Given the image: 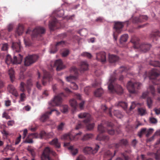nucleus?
Wrapping results in <instances>:
<instances>
[{
  "mask_svg": "<svg viewBox=\"0 0 160 160\" xmlns=\"http://www.w3.org/2000/svg\"><path fill=\"white\" fill-rule=\"evenodd\" d=\"M115 79V76H111L108 82V89L112 93H116L118 94H121L123 92V89L119 85H113V82Z\"/></svg>",
  "mask_w": 160,
  "mask_h": 160,
  "instance_id": "obj_1",
  "label": "nucleus"
},
{
  "mask_svg": "<svg viewBox=\"0 0 160 160\" xmlns=\"http://www.w3.org/2000/svg\"><path fill=\"white\" fill-rule=\"evenodd\" d=\"M131 42L134 44V48H140V50L143 52H146L148 51L151 47L149 44H141L139 45L138 38L135 37H132L131 39Z\"/></svg>",
  "mask_w": 160,
  "mask_h": 160,
  "instance_id": "obj_2",
  "label": "nucleus"
},
{
  "mask_svg": "<svg viewBox=\"0 0 160 160\" xmlns=\"http://www.w3.org/2000/svg\"><path fill=\"white\" fill-rule=\"evenodd\" d=\"M142 85V84L139 82H133L129 81L128 83L127 88L130 93H135L137 92L136 89H139Z\"/></svg>",
  "mask_w": 160,
  "mask_h": 160,
  "instance_id": "obj_3",
  "label": "nucleus"
},
{
  "mask_svg": "<svg viewBox=\"0 0 160 160\" xmlns=\"http://www.w3.org/2000/svg\"><path fill=\"white\" fill-rule=\"evenodd\" d=\"M82 133V132H79L78 133L75 134H74L72 132H70L63 135L61 137V138L64 140L69 138L71 140L76 141L79 138H76V137L77 135L81 134Z\"/></svg>",
  "mask_w": 160,
  "mask_h": 160,
  "instance_id": "obj_4",
  "label": "nucleus"
},
{
  "mask_svg": "<svg viewBox=\"0 0 160 160\" xmlns=\"http://www.w3.org/2000/svg\"><path fill=\"white\" fill-rule=\"evenodd\" d=\"M62 102V98L60 95L55 96L53 99L48 103L49 106L50 107L59 106Z\"/></svg>",
  "mask_w": 160,
  "mask_h": 160,
  "instance_id": "obj_5",
  "label": "nucleus"
},
{
  "mask_svg": "<svg viewBox=\"0 0 160 160\" xmlns=\"http://www.w3.org/2000/svg\"><path fill=\"white\" fill-rule=\"evenodd\" d=\"M99 148V146L97 145H96L95 147L93 148L90 147H86L83 148V151L86 154H94L97 152Z\"/></svg>",
  "mask_w": 160,
  "mask_h": 160,
  "instance_id": "obj_6",
  "label": "nucleus"
},
{
  "mask_svg": "<svg viewBox=\"0 0 160 160\" xmlns=\"http://www.w3.org/2000/svg\"><path fill=\"white\" fill-rule=\"evenodd\" d=\"M38 58L36 55H28L25 59L24 65L26 66H29L35 62Z\"/></svg>",
  "mask_w": 160,
  "mask_h": 160,
  "instance_id": "obj_7",
  "label": "nucleus"
},
{
  "mask_svg": "<svg viewBox=\"0 0 160 160\" xmlns=\"http://www.w3.org/2000/svg\"><path fill=\"white\" fill-rule=\"evenodd\" d=\"M45 32V29L42 27H36L32 31L31 35L32 38L39 36L42 34L43 33Z\"/></svg>",
  "mask_w": 160,
  "mask_h": 160,
  "instance_id": "obj_8",
  "label": "nucleus"
},
{
  "mask_svg": "<svg viewBox=\"0 0 160 160\" xmlns=\"http://www.w3.org/2000/svg\"><path fill=\"white\" fill-rule=\"evenodd\" d=\"M77 78L76 76H70L67 77L66 79L68 82H71L70 87L73 90H77L78 89V86L73 81Z\"/></svg>",
  "mask_w": 160,
  "mask_h": 160,
  "instance_id": "obj_9",
  "label": "nucleus"
},
{
  "mask_svg": "<svg viewBox=\"0 0 160 160\" xmlns=\"http://www.w3.org/2000/svg\"><path fill=\"white\" fill-rule=\"evenodd\" d=\"M160 72L157 69L154 68L151 70L149 72L148 77L149 79H155L159 75Z\"/></svg>",
  "mask_w": 160,
  "mask_h": 160,
  "instance_id": "obj_10",
  "label": "nucleus"
},
{
  "mask_svg": "<svg viewBox=\"0 0 160 160\" xmlns=\"http://www.w3.org/2000/svg\"><path fill=\"white\" fill-rule=\"evenodd\" d=\"M57 66L56 70L57 71H60L64 68L65 66L63 65L61 59L56 60L54 62H52L51 67Z\"/></svg>",
  "mask_w": 160,
  "mask_h": 160,
  "instance_id": "obj_11",
  "label": "nucleus"
},
{
  "mask_svg": "<svg viewBox=\"0 0 160 160\" xmlns=\"http://www.w3.org/2000/svg\"><path fill=\"white\" fill-rule=\"evenodd\" d=\"M22 58H21L19 59L18 61H13V60L11 56L8 54L7 55L6 59H5V62L8 65L10 64L11 63L13 64H20Z\"/></svg>",
  "mask_w": 160,
  "mask_h": 160,
  "instance_id": "obj_12",
  "label": "nucleus"
},
{
  "mask_svg": "<svg viewBox=\"0 0 160 160\" xmlns=\"http://www.w3.org/2000/svg\"><path fill=\"white\" fill-rule=\"evenodd\" d=\"M51 150V149L48 147L44 148L41 156V160H45L47 158L50 157L49 154Z\"/></svg>",
  "mask_w": 160,
  "mask_h": 160,
  "instance_id": "obj_13",
  "label": "nucleus"
},
{
  "mask_svg": "<svg viewBox=\"0 0 160 160\" xmlns=\"http://www.w3.org/2000/svg\"><path fill=\"white\" fill-rule=\"evenodd\" d=\"M96 58L102 63L106 61V54L104 52H101L96 54Z\"/></svg>",
  "mask_w": 160,
  "mask_h": 160,
  "instance_id": "obj_14",
  "label": "nucleus"
},
{
  "mask_svg": "<svg viewBox=\"0 0 160 160\" xmlns=\"http://www.w3.org/2000/svg\"><path fill=\"white\" fill-rule=\"evenodd\" d=\"M123 27L122 23L120 22H115L114 29L116 32L118 33H120L122 31V29Z\"/></svg>",
  "mask_w": 160,
  "mask_h": 160,
  "instance_id": "obj_15",
  "label": "nucleus"
},
{
  "mask_svg": "<svg viewBox=\"0 0 160 160\" xmlns=\"http://www.w3.org/2000/svg\"><path fill=\"white\" fill-rule=\"evenodd\" d=\"M12 48L16 52H19L21 51L22 47L20 42H13L12 44Z\"/></svg>",
  "mask_w": 160,
  "mask_h": 160,
  "instance_id": "obj_16",
  "label": "nucleus"
},
{
  "mask_svg": "<svg viewBox=\"0 0 160 160\" xmlns=\"http://www.w3.org/2000/svg\"><path fill=\"white\" fill-rule=\"evenodd\" d=\"M43 73L44 76H43L42 80V83L43 85H46L45 82V79H48L50 80L52 76L48 72H47L45 70L43 71Z\"/></svg>",
  "mask_w": 160,
  "mask_h": 160,
  "instance_id": "obj_17",
  "label": "nucleus"
},
{
  "mask_svg": "<svg viewBox=\"0 0 160 160\" xmlns=\"http://www.w3.org/2000/svg\"><path fill=\"white\" fill-rule=\"evenodd\" d=\"M8 89L10 91V92L12 93V94L14 95L16 97H17L18 95V94L15 89L14 87L12 85H9L8 87Z\"/></svg>",
  "mask_w": 160,
  "mask_h": 160,
  "instance_id": "obj_18",
  "label": "nucleus"
},
{
  "mask_svg": "<svg viewBox=\"0 0 160 160\" xmlns=\"http://www.w3.org/2000/svg\"><path fill=\"white\" fill-rule=\"evenodd\" d=\"M65 44V42L64 41H61L57 42L56 45V46H54V48H55L54 50H53V48H52L50 51V53H54L57 51V49L56 48V46H63Z\"/></svg>",
  "mask_w": 160,
  "mask_h": 160,
  "instance_id": "obj_19",
  "label": "nucleus"
},
{
  "mask_svg": "<svg viewBox=\"0 0 160 160\" xmlns=\"http://www.w3.org/2000/svg\"><path fill=\"white\" fill-rule=\"evenodd\" d=\"M90 120V119H88L87 120H85L83 121V122L85 123L86 124H88L87 125V128L88 130H91L93 128L94 126V123H89V122Z\"/></svg>",
  "mask_w": 160,
  "mask_h": 160,
  "instance_id": "obj_20",
  "label": "nucleus"
},
{
  "mask_svg": "<svg viewBox=\"0 0 160 160\" xmlns=\"http://www.w3.org/2000/svg\"><path fill=\"white\" fill-rule=\"evenodd\" d=\"M49 143L50 144L54 145L57 148H59L60 147V143L58 142V138H56L53 139Z\"/></svg>",
  "mask_w": 160,
  "mask_h": 160,
  "instance_id": "obj_21",
  "label": "nucleus"
},
{
  "mask_svg": "<svg viewBox=\"0 0 160 160\" xmlns=\"http://www.w3.org/2000/svg\"><path fill=\"white\" fill-rule=\"evenodd\" d=\"M81 71H84L87 70L88 69V64L86 61H84L81 62Z\"/></svg>",
  "mask_w": 160,
  "mask_h": 160,
  "instance_id": "obj_22",
  "label": "nucleus"
},
{
  "mask_svg": "<svg viewBox=\"0 0 160 160\" xmlns=\"http://www.w3.org/2000/svg\"><path fill=\"white\" fill-rule=\"evenodd\" d=\"M118 58L116 56L113 55H109V60L110 63H113L117 61Z\"/></svg>",
  "mask_w": 160,
  "mask_h": 160,
  "instance_id": "obj_23",
  "label": "nucleus"
},
{
  "mask_svg": "<svg viewBox=\"0 0 160 160\" xmlns=\"http://www.w3.org/2000/svg\"><path fill=\"white\" fill-rule=\"evenodd\" d=\"M49 112H47L41 116L40 118V120L41 121L44 122L49 118V116L50 115Z\"/></svg>",
  "mask_w": 160,
  "mask_h": 160,
  "instance_id": "obj_24",
  "label": "nucleus"
},
{
  "mask_svg": "<svg viewBox=\"0 0 160 160\" xmlns=\"http://www.w3.org/2000/svg\"><path fill=\"white\" fill-rule=\"evenodd\" d=\"M24 27L22 25H19L17 29L16 33L18 35H20L22 34L23 32Z\"/></svg>",
  "mask_w": 160,
  "mask_h": 160,
  "instance_id": "obj_25",
  "label": "nucleus"
},
{
  "mask_svg": "<svg viewBox=\"0 0 160 160\" xmlns=\"http://www.w3.org/2000/svg\"><path fill=\"white\" fill-rule=\"evenodd\" d=\"M108 139V136L103 135L101 134H99L97 138V139L99 141H107Z\"/></svg>",
  "mask_w": 160,
  "mask_h": 160,
  "instance_id": "obj_26",
  "label": "nucleus"
},
{
  "mask_svg": "<svg viewBox=\"0 0 160 160\" xmlns=\"http://www.w3.org/2000/svg\"><path fill=\"white\" fill-rule=\"evenodd\" d=\"M104 91L102 88L97 89L94 92V95L97 97H100L103 93Z\"/></svg>",
  "mask_w": 160,
  "mask_h": 160,
  "instance_id": "obj_27",
  "label": "nucleus"
},
{
  "mask_svg": "<svg viewBox=\"0 0 160 160\" xmlns=\"http://www.w3.org/2000/svg\"><path fill=\"white\" fill-rule=\"evenodd\" d=\"M115 106L118 107L120 106L125 110L127 107L128 104L125 102H120L118 104H116Z\"/></svg>",
  "mask_w": 160,
  "mask_h": 160,
  "instance_id": "obj_28",
  "label": "nucleus"
},
{
  "mask_svg": "<svg viewBox=\"0 0 160 160\" xmlns=\"http://www.w3.org/2000/svg\"><path fill=\"white\" fill-rule=\"evenodd\" d=\"M14 71L12 68L9 70L8 74L9 75L11 80L12 82L13 81L14 79Z\"/></svg>",
  "mask_w": 160,
  "mask_h": 160,
  "instance_id": "obj_29",
  "label": "nucleus"
},
{
  "mask_svg": "<svg viewBox=\"0 0 160 160\" xmlns=\"http://www.w3.org/2000/svg\"><path fill=\"white\" fill-rule=\"evenodd\" d=\"M115 153H114V154H112L111 152L109 151H107L104 155V157L105 158H109L108 160H112V158L115 155Z\"/></svg>",
  "mask_w": 160,
  "mask_h": 160,
  "instance_id": "obj_30",
  "label": "nucleus"
},
{
  "mask_svg": "<svg viewBox=\"0 0 160 160\" xmlns=\"http://www.w3.org/2000/svg\"><path fill=\"white\" fill-rule=\"evenodd\" d=\"M57 22V20L55 18L54 19L53 21L50 22L49 26L51 30H54V28L55 26L56 22Z\"/></svg>",
  "mask_w": 160,
  "mask_h": 160,
  "instance_id": "obj_31",
  "label": "nucleus"
},
{
  "mask_svg": "<svg viewBox=\"0 0 160 160\" xmlns=\"http://www.w3.org/2000/svg\"><path fill=\"white\" fill-rule=\"evenodd\" d=\"M128 38V35L127 34H124L122 35L120 39V42L122 43L124 42L127 41Z\"/></svg>",
  "mask_w": 160,
  "mask_h": 160,
  "instance_id": "obj_32",
  "label": "nucleus"
},
{
  "mask_svg": "<svg viewBox=\"0 0 160 160\" xmlns=\"http://www.w3.org/2000/svg\"><path fill=\"white\" fill-rule=\"evenodd\" d=\"M69 102L71 107L75 109L77 106V103L76 101L73 99L70 100Z\"/></svg>",
  "mask_w": 160,
  "mask_h": 160,
  "instance_id": "obj_33",
  "label": "nucleus"
},
{
  "mask_svg": "<svg viewBox=\"0 0 160 160\" xmlns=\"http://www.w3.org/2000/svg\"><path fill=\"white\" fill-rule=\"evenodd\" d=\"M68 149L71 150V152L73 155H75L78 152V149L77 148H74L73 146L69 147Z\"/></svg>",
  "mask_w": 160,
  "mask_h": 160,
  "instance_id": "obj_34",
  "label": "nucleus"
},
{
  "mask_svg": "<svg viewBox=\"0 0 160 160\" xmlns=\"http://www.w3.org/2000/svg\"><path fill=\"white\" fill-rule=\"evenodd\" d=\"M78 117L80 118H82L86 117L89 118L90 117V115L88 113L83 112L78 114Z\"/></svg>",
  "mask_w": 160,
  "mask_h": 160,
  "instance_id": "obj_35",
  "label": "nucleus"
},
{
  "mask_svg": "<svg viewBox=\"0 0 160 160\" xmlns=\"http://www.w3.org/2000/svg\"><path fill=\"white\" fill-rule=\"evenodd\" d=\"M147 103L149 108H151L152 105L153 101L150 97H148L147 98Z\"/></svg>",
  "mask_w": 160,
  "mask_h": 160,
  "instance_id": "obj_36",
  "label": "nucleus"
},
{
  "mask_svg": "<svg viewBox=\"0 0 160 160\" xmlns=\"http://www.w3.org/2000/svg\"><path fill=\"white\" fill-rule=\"evenodd\" d=\"M138 112L139 114L141 116L144 115L147 113L146 109L142 108H138Z\"/></svg>",
  "mask_w": 160,
  "mask_h": 160,
  "instance_id": "obj_37",
  "label": "nucleus"
},
{
  "mask_svg": "<svg viewBox=\"0 0 160 160\" xmlns=\"http://www.w3.org/2000/svg\"><path fill=\"white\" fill-rule=\"evenodd\" d=\"M92 137L93 135L92 134H86L83 136V137L82 139V141L86 140L89 138H91Z\"/></svg>",
  "mask_w": 160,
  "mask_h": 160,
  "instance_id": "obj_38",
  "label": "nucleus"
},
{
  "mask_svg": "<svg viewBox=\"0 0 160 160\" xmlns=\"http://www.w3.org/2000/svg\"><path fill=\"white\" fill-rule=\"evenodd\" d=\"M68 106L67 105H64L60 106V110L63 113H65L68 111Z\"/></svg>",
  "mask_w": 160,
  "mask_h": 160,
  "instance_id": "obj_39",
  "label": "nucleus"
},
{
  "mask_svg": "<svg viewBox=\"0 0 160 160\" xmlns=\"http://www.w3.org/2000/svg\"><path fill=\"white\" fill-rule=\"evenodd\" d=\"M159 150L157 151V153H151V155L152 156L154 157L156 160H159L160 159V153L159 152Z\"/></svg>",
  "mask_w": 160,
  "mask_h": 160,
  "instance_id": "obj_40",
  "label": "nucleus"
},
{
  "mask_svg": "<svg viewBox=\"0 0 160 160\" xmlns=\"http://www.w3.org/2000/svg\"><path fill=\"white\" fill-rule=\"evenodd\" d=\"M98 130L99 132L100 133L103 132H105V129L102 124H101L100 125H98Z\"/></svg>",
  "mask_w": 160,
  "mask_h": 160,
  "instance_id": "obj_41",
  "label": "nucleus"
},
{
  "mask_svg": "<svg viewBox=\"0 0 160 160\" xmlns=\"http://www.w3.org/2000/svg\"><path fill=\"white\" fill-rule=\"evenodd\" d=\"M148 18L146 15H141L139 17V19L137 22H142L146 20Z\"/></svg>",
  "mask_w": 160,
  "mask_h": 160,
  "instance_id": "obj_42",
  "label": "nucleus"
},
{
  "mask_svg": "<svg viewBox=\"0 0 160 160\" xmlns=\"http://www.w3.org/2000/svg\"><path fill=\"white\" fill-rule=\"evenodd\" d=\"M150 64L154 67H160V63L158 61H152Z\"/></svg>",
  "mask_w": 160,
  "mask_h": 160,
  "instance_id": "obj_43",
  "label": "nucleus"
},
{
  "mask_svg": "<svg viewBox=\"0 0 160 160\" xmlns=\"http://www.w3.org/2000/svg\"><path fill=\"white\" fill-rule=\"evenodd\" d=\"M24 43L26 46H29L31 44V43L29 39H28L27 37L24 38Z\"/></svg>",
  "mask_w": 160,
  "mask_h": 160,
  "instance_id": "obj_44",
  "label": "nucleus"
},
{
  "mask_svg": "<svg viewBox=\"0 0 160 160\" xmlns=\"http://www.w3.org/2000/svg\"><path fill=\"white\" fill-rule=\"evenodd\" d=\"M81 56L86 57L89 58H91L92 57L91 53L86 52H83V53H82L81 54Z\"/></svg>",
  "mask_w": 160,
  "mask_h": 160,
  "instance_id": "obj_45",
  "label": "nucleus"
},
{
  "mask_svg": "<svg viewBox=\"0 0 160 160\" xmlns=\"http://www.w3.org/2000/svg\"><path fill=\"white\" fill-rule=\"evenodd\" d=\"M21 58L22 59H21V62H20V63H21V62H22V58H23V57H22V56L21 54H18V56H14L13 57V61H14V60H15V61H18V60L19 59H20V58Z\"/></svg>",
  "mask_w": 160,
  "mask_h": 160,
  "instance_id": "obj_46",
  "label": "nucleus"
},
{
  "mask_svg": "<svg viewBox=\"0 0 160 160\" xmlns=\"http://www.w3.org/2000/svg\"><path fill=\"white\" fill-rule=\"evenodd\" d=\"M149 89L151 93L152 94L153 96H155V88L152 86H151L149 87Z\"/></svg>",
  "mask_w": 160,
  "mask_h": 160,
  "instance_id": "obj_47",
  "label": "nucleus"
},
{
  "mask_svg": "<svg viewBox=\"0 0 160 160\" xmlns=\"http://www.w3.org/2000/svg\"><path fill=\"white\" fill-rule=\"evenodd\" d=\"M32 84L31 80H29L27 81V87L28 92L29 93H30V89L28 88V86H32Z\"/></svg>",
  "mask_w": 160,
  "mask_h": 160,
  "instance_id": "obj_48",
  "label": "nucleus"
},
{
  "mask_svg": "<svg viewBox=\"0 0 160 160\" xmlns=\"http://www.w3.org/2000/svg\"><path fill=\"white\" fill-rule=\"evenodd\" d=\"M39 134L40 135V138H46L47 133L44 131H41L40 133Z\"/></svg>",
  "mask_w": 160,
  "mask_h": 160,
  "instance_id": "obj_49",
  "label": "nucleus"
},
{
  "mask_svg": "<svg viewBox=\"0 0 160 160\" xmlns=\"http://www.w3.org/2000/svg\"><path fill=\"white\" fill-rule=\"evenodd\" d=\"M26 98L25 94L23 93H22L20 94V99L19 102H23L24 101Z\"/></svg>",
  "mask_w": 160,
  "mask_h": 160,
  "instance_id": "obj_50",
  "label": "nucleus"
},
{
  "mask_svg": "<svg viewBox=\"0 0 160 160\" xmlns=\"http://www.w3.org/2000/svg\"><path fill=\"white\" fill-rule=\"evenodd\" d=\"M149 120L150 123L152 124H155L157 122V119L153 117L150 118Z\"/></svg>",
  "mask_w": 160,
  "mask_h": 160,
  "instance_id": "obj_51",
  "label": "nucleus"
},
{
  "mask_svg": "<svg viewBox=\"0 0 160 160\" xmlns=\"http://www.w3.org/2000/svg\"><path fill=\"white\" fill-rule=\"evenodd\" d=\"M65 123L63 122H61L58 127V130L61 131L62 130L64 126Z\"/></svg>",
  "mask_w": 160,
  "mask_h": 160,
  "instance_id": "obj_52",
  "label": "nucleus"
},
{
  "mask_svg": "<svg viewBox=\"0 0 160 160\" xmlns=\"http://www.w3.org/2000/svg\"><path fill=\"white\" fill-rule=\"evenodd\" d=\"M8 48V45L7 43H4L2 44L1 49L2 51H6Z\"/></svg>",
  "mask_w": 160,
  "mask_h": 160,
  "instance_id": "obj_53",
  "label": "nucleus"
},
{
  "mask_svg": "<svg viewBox=\"0 0 160 160\" xmlns=\"http://www.w3.org/2000/svg\"><path fill=\"white\" fill-rule=\"evenodd\" d=\"M149 92L148 91H146L142 93V98L143 99L145 98L149 94Z\"/></svg>",
  "mask_w": 160,
  "mask_h": 160,
  "instance_id": "obj_54",
  "label": "nucleus"
},
{
  "mask_svg": "<svg viewBox=\"0 0 160 160\" xmlns=\"http://www.w3.org/2000/svg\"><path fill=\"white\" fill-rule=\"evenodd\" d=\"M24 86L25 84L23 82H21L19 87L20 90L22 92H24L25 91Z\"/></svg>",
  "mask_w": 160,
  "mask_h": 160,
  "instance_id": "obj_55",
  "label": "nucleus"
},
{
  "mask_svg": "<svg viewBox=\"0 0 160 160\" xmlns=\"http://www.w3.org/2000/svg\"><path fill=\"white\" fill-rule=\"evenodd\" d=\"M54 136V133L53 132H50L47 133L46 138H51Z\"/></svg>",
  "mask_w": 160,
  "mask_h": 160,
  "instance_id": "obj_56",
  "label": "nucleus"
},
{
  "mask_svg": "<svg viewBox=\"0 0 160 160\" xmlns=\"http://www.w3.org/2000/svg\"><path fill=\"white\" fill-rule=\"evenodd\" d=\"M30 136H32L34 138H40V135L38 133H33L30 134Z\"/></svg>",
  "mask_w": 160,
  "mask_h": 160,
  "instance_id": "obj_57",
  "label": "nucleus"
},
{
  "mask_svg": "<svg viewBox=\"0 0 160 160\" xmlns=\"http://www.w3.org/2000/svg\"><path fill=\"white\" fill-rule=\"evenodd\" d=\"M127 70V69L125 67H121L118 70L119 72L120 73L122 72H126Z\"/></svg>",
  "mask_w": 160,
  "mask_h": 160,
  "instance_id": "obj_58",
  "label": "nucleus"
},
{
  "mask_svg": "<svg viewBox=\"0 0 160 160\" xmlns=\"http://www.w3.org/2000/svg\"><path fill=\"white\" fill-rule=\"evenodd\" d=\"M146 128H143L142 129L140 132L139 133H138V136L140 137L142 136V134H144L146 132Z\"/></svg>",
  "mask_w": 160,
  "mask_h": 160,
  "instance_id": "obj_59",
  "label": "nucleus"
},
{
  "mask_svg": "<svg viewBox=\"0 0 160 160\" xmlns=\"http://www.w3.org/2000/svg\"><path fill=\"white\" fill-rule=\"evenodd\" d=\"M21 135H20L17 138L16 140V141L15 142V144L17 145L20 142L21 139Z\"/></svg>",
  "mask_w": 160,
  "mask_h": 160,
  "instance_id": "obj_60",
  "label": "nucleus"
},
{
  "mask_svg": "<svg viewBox=\"0 0 160 160\" xmlns=\"http://www.w3.org/2000/svg\"><path fill=\"white\" fill-rule=\"evenodd\" d=\"M69 53V51L68 50H65L62 53V55L63 57L67 56Z\"/></svg>",
  "mask_w": 160,
  "mask_h": 160,
  "instance_id": "obj_61",
  "label": "nucleus"
},
{
  "mask_svg": "<svg viewBox=\"0 0 160 160\" xmlns=\"http://www.w3.org/2000/svg\"><path fill=\"white\" fill-rule=\"evenodd\" d=\"M1 133L3 135V136L7 137V136L9 135V133L8 131H7L5 130H3L1 131Z\"/></svg>",
  "mask_w": 160,
  "mask_h": 160,
  "instance_id": "obj_62",
  "label": "nucleus"
},
{
  "mask_svg": "<svg viewBox=\"0 0 160 160\" xmlns=\"http://www.w3.org/2000/svg\"><path fill=\"white\" fill-rule=\"evenodd\" d=\"M127 141L126 139H122L120 141V145H126L127 144Z\"/></svg>",
  "mask_w": 160,
  "mask_h": 160,
  "instance_id": "obj_63",
  "label": "nucleus"
},
{
  "mask_svg": "<svg viewBox=\"0 0 160 160\" xmlns=\"http://www.w3.org/2000/svg\"><path fill=\"white\" fill-rule=\"evenodd\" d=\"M85 157L82 155H80L77 158L76 160H85Z\"/></svg>",
  "mask_w": 160,
  "mask_h": 160,
  "instance_id": "obj_64",
  "label": "nucleus"
}]
</instances>
